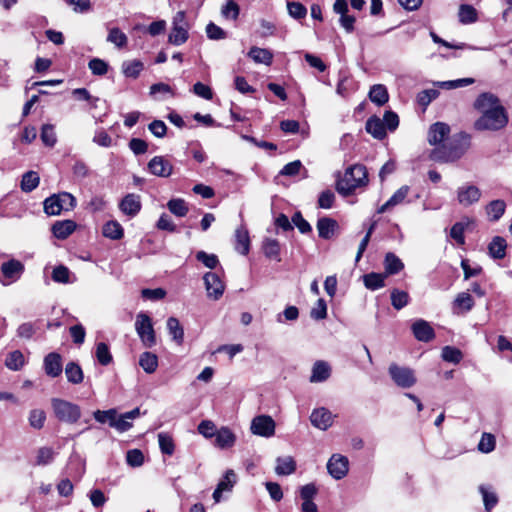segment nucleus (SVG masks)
Instances as JSON below:
<instances>
[{
	"mask_svg": "<svg viewBox=\"0 0 512 512\" xmlns=\"http://www.w3.org/2000/svg\"><path fill=\"white\" fill-rule=\"evenodd\" d=\"M333 419L332 413L324 407L314 409L310 415L311 424L323 431L332 426Z\"/></svg>",
	"mask_w": 512,
	"mask_h": 512,
	"instance_id": "15",
	"label": "nucleus"
},
{
	"mask_svg": "<svg viewBox=\"0 0 512 512\" xmlns=\"http://www.w3.org/2000/svg\"><path fill=\"white\" fill-rule=\"evenodd\" d=\"M296 470V463L292 457H278L276 460L275 472L278 475H290Z\"/></svg>",
	"mask_w": 512,
	"mask_h": 512,
	"instance_id": "31",
	"label": "nucleus"
},
{
	"mask_svg": "<svg viewBox=\"0 0 512 512\" xmlns=\"http://www.w3.org/2000/svg\"><path fill=\"white\" fill-rule=\"evenodd\" d=\"M442 358L446 362L458 364L462 360V352L452 346H445L442 349Z\"/></svg>",
	"mask_w": 512,
	"mask_h": 512,
	"instance_id": "53",
	"label": "nucleus"
},
{
	"mask_svg": "<svg viewBox=\"0 0 512 512\" xmlns=\"http://www.w3.org/2000/svg\"><path fill=\"white\" fill-rule=\"evenodd\" d=\"M76 228L72 220L58 221L52 226L53 235L58 239H65L71 235Z\"/></svg>",
	"mask_w": 512,
	"mask_h": 512,
	"instance_id": "27",
	"label": "nucleus"
},
{
	"mask_svg": "<svg viewBox=\"0 0 512 512\" xmlns=\"http://www.w3.org/2000/svg\"><path fill=\"white\" fill-rule=\"evenodd\" d=\"M506 204L503 200H493L486 206V213L490 221H498L504 214Z\"/></svg>",
	"mask_w": 512,
	"mask_h": 512,
	"instance_id": "33",
	"label": "nucleus"
},
{
	"mask_svg": "<svg viewBox=\"0 0 512 512\" xmlns=\"http://www.w3.org/2000/svg\"><path fill=\"white\" fill-rule=\"evenodd\" d=\"M221 13L225 18L236 20L240 13L239 5L234 0H227L222 6Z\"/></svg>",
	"mask_w": 512,
	"mask_h": 512,
	"instance_id": "54",
	"label": "nucleus"
},
{
	"mask_svg": "<svg viewBox=\"0 0 512 512\" xmlns=\"http://www.w3.org/2000/svg\"><path fill=\"white\" fill-rule=\"evenodd\" d=\"M141 207V198L134 193H129L124 196L119 203L120 211L129 217H135L140 212Z\"/></svg>",
	"mask_w": 512,
	"mask_h": 512,
	"instance_id": "16",
	"label": "nucleus"
},
{
	"mask_svg": "<svg viewBox=\"0 0 512 512\" xmlns=\"http://www.w3.org/2000/svg\"><path fill=\"white\" fill-rule=\"evenodd\" d=\"M459 21L463 24L474 23L477 20L476 9L467 4H462L459 8Z\"/></svg>",
	"mask_w": 512,
	"mask_h": 512,
	"instance_id": "45",
	"label": "nucleus"
},
{
	"mask_svg": "<svg viewBox=\"0 0 512 512\" xmlns=\"http://www.w3.org/2000/svg\"><path fill=\"white\" fill-rule=\"evenodd\" d=\"M167 329L172 339L178 344H182L184 339V330L180 325V322L175 317H169L167 320Z\"/></svg>",
	"mask_w": 512,
	"mask_h": 512,
	"instance_id": "37",
	"label": "nucleus"
},
{
	"mask_svg": "<svg viewBox=\"0 0 512 512\" xmlns=\"http://www.w3.org/2000/svg\"><path fill=\"white\" fill-rule=\"evenodd\" d=\"M287 8L289 15L294 19H302L307 14L306 7L299 2H288Z\"/></svg>",
	"mask_w": 512,
	"mask_h": 512,
	"instance_id": "64",
	"label": "nucleus"
},
{
	"mask_svg": "<svg viewBox=\"0 0 512 512\" xmlns=\"http://www.w3.org/2000/svg\"><path fill=\"white\" fill-rule=\"evenodd\" d=\"M385 278L386 274L369 273L364 275L363 281L367 289L374 291L384 286Z\"/></svg>",
	"mask_w": 512,
	"mask_h": 512,
	"instance_id": "41",
	"label": "nucleus"
},
{
	"mask_svg": "<svg viewBox=\"0 0 512 512\" xmlns=\"http://www.w3.org/2000/svg\"><path fill=\"white\" fill-rule=\"evenodd\" d=\"M480 189L475 185H463L457 189V200L462 206H470L479 201Z\"/></svg>",
	"mask_w": 512,
	"mask_h": 512,
	"instance_id": "13",
	"label": "nucleus"
},
{
	"mask_svg": "<svg viewBox=\"0 0 512 512\" xmlns=\"http://www.w3.org/2000/svg\"><path fill=\"white\" fill-rule=\"evenodd\" d=\"M388 372L394 383L404 389L412 387L417 381L414 371L409 367L392 363L388 368Z\"/></svg>",
	"mask_w": 512,
	"mask_h": 512,
	"instance_id": "8",
	"label": "nucleus"
},
{
	"mask_svg": "<svg viewBox=\"0 0 512 512\" xmlns=\"http://www.w3.org/2000/svg\"><path fill=\"white\" fill-rule=\"evenodd\" d=\"M158 442L163 454L172 455L174 453L175 446L171 436L166 433H159Z\"/></svg>",
	"mask_w": 512,
	"mask_h": 512,
	"instance_id": "55",
	"label": "nucleus"
},
{
	"mask_svg": "<svg viewBox=\"0 0 512 512\" xmlns=\"http://www.w3.org/2000/svg\"><path fill=\"white\" fill-rule=\"evenodd\" d=\"M40 183V177L35 171H28L23 174L21 180V190L23 192L29 193L38 187Z\"/></svg>",
	"mask_w": 512,
	"mask_h": 512,
	"instance_id": "34",
	"label": "nucleus"
},
{
	"mask_svg": "<svg viewBox=\"0 0 512 512\" xmlns=\"http://www.w3.org/2000/svg\"><path fill=\"white\" fill-rule=\"evenodd\" d=\"M384 266L386 275L397 274L404 268L401 259L392 252L385 255Z\"/></svg>",
	"mask_w": 512,
	"mask_h": 512,
	"instance_id": "30",
	"label": "nucleus"
},
{
	"mask_svg": "<svg viewBox=\"0 0 512 512\" xmlns=\"http://www.w3.org/2000/svg\"><path fill=\"white\" fill-rule=\"evenodd\" d=\"M470 137L466 133H459L453 139L435 147L429 157L440 163L454 162L460 159L469 147Z\"/></svg>",
	"mask_w": 512,
	"mask_h": 512,
	"instance_id": "2",
	"label": "nucleus"
},
{
	"mask_svg": "<svg viewBox=\"0 0 512 512\" xmlns=\"http://www.w3.org/2000/svg\"><path fill=\"white\" fill-rule=\"evenodd\" d=\"M507 242L501 236H494L488 244V254L493 259H503L506 256Z\"/></svg>",
	"mask_w": 512,
	"mask_h": 512,
	"instance_id": "22",
	"label": "nucleus"
},
{
	"mask_svg": "<svg viewBox=\"0 0 512 512\" xmlns=\"http://www.w3.org/2000/svg\"><path fill=\"white\" fill-rule=\"evenodd\" d=\"M479 492L482 495L486 511H490L496 506L498 503V497L494 491L490 490V488L485 485H480Z\"/></svg>",
	"mask_w": 512,
	"mask_h": 512,
	"instance_id": "44",
	"label": "nucleus"
},
{
	"mask_svg": "<svg viewBox=\"0 0 512 512\" xmlns=\"http://www.w3.org/2000/svg\"><path fill=\"white\" fill-rule=\"evenodd\" d=\"M139 365L146 373L151 374L155 372L158 367V358L151 352H144L140 356Z\"/></svg>",
	"mask_w": 512,
	"mask_h": 512,
	"instance_id": "40",
	"label": "nucleus"
},
{
	"mask_svg": "<svg viewBox=\"0 0 512 512\" xmlns=\"http://www.w3.org/2000/svg\"><path fill=\"white\" fill-rule=\"evenodd\" d=\"M143 67V63L139 60L125 61L122 64V72L126 77L137 78Z\"/></svg>",
	"mask_w": 512,
	"mask_h": 512,
	"instance_id": "42",
	"label": "nucleus"
},
{
	"mask_svg": "<svg viewBox=\"0 0 512 512\" xmlns=\"http://www.w3.org/2000/svg\"><path fill=\"white\" fill-rule=\"evenodd\" d=\"M116 416L117 410L114 408L108 410H96L93 413V417L97 422L101 424L108 423L110 427L113 426V422Z\"/></svg>",
	"mask_w": 512,
	"mask_h": 512,
	"instance_id": "50",
	"label": "nucleus"
},
{
	"mask_svg": "<svg viewBox=\"0 0 512 512\" xmlns=\"http://www.w3.org/2000/svg\"><path fill=\"white\" fill-rule=\"evenodd\" d=\"M327 470L332 478L340 480L349 471V460L341 454H333L327 462Z\"/></svg>",
	"mask_w": 512,
	"mask_h": 512,
	"instance_id": "10",
	"label": "nucleus"
},
{
	"mask_svg": "<svg viewBox=\"0 0 512 512\" xmlns=\"http://www.w3.org/2000/svg\"><path fill=\"white\" fill-rule=\"evenodd\" d=\"M74 276L68 267L65 265H58L54 267L51 278L56 283L61 284H68L72 283L74 279H71V277Z\"/></svg>",
	"mask_w": 512,
	"mask_h": 512,
	"instance_id": "35",
	"label": "nucleus"
},
{
	"mask_svg": "<svg viewBox=\"0 0 512 512\" xmlns=\"http://www.w3.org/2000/svg\"><path fill=\"white\" fill-rule=\"evenodd\" d=\"M310 316L315 320H323L327 317V305L324 299L317 300L315 306L311 309Z\"/></svg>",
	"mask_w": 512,
	"mask_h": 512,
	"instance_id": "63",
	"label": "nucleus"
},
{
	"mask_svg": "<svg viewBox=\"0 0 512 512\" xmlns=\"http://www.w3.org/2000/svg\"><path fill=\"white\" fill-rule=\"evenodd\" d=\"M496 440L494 435L483 433L478 444V450L482 453H490L495 449Z\"/></svg>",
	"mask_w": 512,
	"mask_h": 512,
	"instance_id": "57",
	"label": "nucleus"
},
{
	"mask_svg": "<svg viewBox=\"0 0 512 512\" xmlns=\"http://www.w3.org/2000/svg\"><path fill=\"white\" fill-rule=\"evenodd\" d=\"M453 306L461 312H469L474 306V300L469 293L461 292L456 296Z\"/></svg>",
	"mask_w": 512,
	"mask_h": 512,
	"instance_id": "38",
	"label": "nucleus"
},
{
	"mask_svg": "<svg viewBox=\"0 0 512 512\" xmlns=\"http://www.w3.org/2000/svg\"><path fill=\"white\" fill-rule=\"evenodd\" d=\"M25 363L24 355L21 351L15 350L9 353L5 360V365L10 370L17 371L23 367Z\"/></svg>",
	"mask_w": 512,
	"mask_h": 512,
	"instance_id": "43",
	"label": "nucleus"
},
{
	"mask_svg": "<svg viewBox=\"0 0 512 512\" xmlns=\"http://www.w3.org/2000/svg\"><path fill=\"white\" fill-rule=\"evenodd\" d=\"M135 330L145 347L151 348L156 344V335L151 318L144 312L136 316Z\"/></svg>",
	"mask_w": 512,
	"mask_h": 512,
	"instance_id": "6",
	"label": "nucleus"
},
{
	"mask_svg": "<svg viewBox=\"0 0 512 512\" xmlns=\"http://www.w3.org/2000/svg\"><path fill=\"white\" fill-rule=\"evenodd\" d=\"M43 365L45 373L52 378L58 377L62 373V357L56 352L47 354Z\"/></svg>",
	"mask_w": 512,
	"mask_h": 512,
	"instance_id": "18",
	"label": "nucleus"
},
{
	"mask_svg": "<svg viewBox=\"0 0 512 512\" xmlns=\"http://www.w3.org/2000/svg\"><path fill=\"white\" fill-rule=\"evenodd\" d=\"M215 445L221 449L230 448L234 445L236 437L227 427H222L215 433Z\"/></svg>",
	"mask_w": 512,
	"mask_h": 512,
	"instance_id": "26",
	"label": "nucleus"
},
{
	"mask_svg": "<svg viewBox=\"0 0 512 512\" xmlns=\"http://www.w3.org/2000/svg\"><path fill=\"white\" fill-rule=\"evenodd\" d=\"M369 99L378 106L384 105L389 100L387 88L382 84H375L370 88Z\"/></svg>",
	"mask_w": 512,
	"mask_h": 512,
	"instance_id": "29",
	"label": "nucleus"
},
{
	"mask_svg": "<svg viewBox=\"0 0 512 512\" xmlns=\"http://www.w3.org/2000/svg\"><path fill=\"white\" fill-rule=\"evenodd\" d=\"M46 414L41 409H33L29 414V424L35 429H41L44 426Z\"/></svg>",
	"mask_w": 512,
	"mask_h": 512,
	"instance_id": "58",
	"label": "nucleus"
},
{
	"mask_svg": "<svg viewBox=\"0 0 512 512\" xmlns=\"http://www.w3.org/2000/svg\"><path fill=\"white\" fill-rule=\"evenodd\" d=\"M148 169L151 174L158 177H169L172 174V164L162 156L153 157L148 163Z\"/></svg>",
	"mask_w": 512,
	"mask_h": 512,
	"instance_id": "17",
	"label": "nucleus"
},
{
	"mask_svg": "<svg viewBox=\"0 0 512 512\" xmlns=\"http://www.w3.org/2000/svg\"><path fill=\"white\" fill-rule=\"evenodd\" d=\"M76 206V198L68 192H61L46 198L43 202L47 215H59L62 211H70Z\"/></svg>",
	"mask_w": 512,
	"mask_h": 512,
	"instance_id": "5",
	"label": "nucleus"
},
{
	"mask_svg": "<svg viewBox=\"0 0 512 512\" xmlns=\"http://www.w3.org/2000/svg\"><path fill=\"white\" fill-rule=\"evenodd\" d=\"M235 249L242 255H246L250 249V238L248 230L241 225L235 230Z\"/></svg>",
	"mask_w": 512,
	"mask_h": 512,
	"instance_id": "23",
	"label": "nucleus"
},
{
	"mask_svg": "<svg viewBox=\"0 0 512 512\" xmlns=\"http://www.w3.org/2000/svg\"><path fill=\"white\" fill-rule=\"evenodd\" d=\"M196 259L210 269H214L219 264L218 257L215 254H208L205 251H198Z\"/></svg>",
	"mask_w": 512,
	"mask_h": 512,
	"instance_id": "61",
	"label": "nucleus"
},
{
	"mask_svg": "<svg viewBox=\"0 0 512 512\" xmlns=\"http://www.w3.org/2000/svg\"><path fill=\"white\" fill-rule=\"evenodd\" d=\"M51 406L55 417L64 423L74 424L81 418L79 405L61 398H52Z\"/></svg>",
	"mask_w": 512,
	"mask_h": 512,
	"instance_id": "4",
	"label": "nucleus"
},
{
	"mask_svg": "<svg viewBox=\"0 0 512 512\" xmlns=\"http://www.w3.org/2000/svg\"><path fill=\"white\" fill-rule=\"evenodd\" d=\"M450 133V127L444 122L432 124L428 130V142L430 145L440 146Z\"/></svg>",
	"mask_w": 512,
	"mask_h": 512,
	"instance_id": "14",
	"label": "nucleus"
},
{
	"mask_svg": "<svg viewBox=\"0 0 512 512\" xmlns=\"http://www.w3.org/2000/svg\"><path fill=\"white\" fill-rule=\"evenodd\" d=\"M262 249L266 257L280 261V244L276 239L266 238L263 241Z\"/></svg>",
	"mask_w": 512,
	"mask_h": 512,
	"instance_id": "39",
	"label": "nucleus"
},
{
	"mask_svg": "<svg viewBox=\"0 0 512 512\" xmlns=\"http://www.w3.org/2000/svg\"><path fill=\"white\" fill-rule=\"evenodd\" d=\"M1 272L6 279L2 281L3 285H9L21 277L24 265L19 260L11 259L1 265Z\"/></svg>",
	"mask_w": 512,
	"mask_h": 512,
	"instance_id": "12",
	"label": "nucleus"
},
{
	"mask_svg": "<svg viewBox=\"0 0 512 512\" xmlns=\"http://www.w3.org/2000/svg\"><path fill=\"white\" fill-rule=\"evenodd\" d=\"M410 191V187L407 185L401 186L389 199V205L393 207L404 203L406 197L408 196Z\"/></svg>",
	"mask_w": 512,
	"mask_h": 512,
	"instance_id": "62",
	"label": "nucleus"
},
{
	"mask_svg": "<svg viewBox=\"0 0 512 512\" xmlns=\"http://www.w3.org/2000/svg\"><path fill=\"white\" fill-rule=\"evenodd\" d=\"M169 211L177 217H184L188 212L185 200L181 198L171 199L167 203Z\"/></svg>",
	"mask_w": 512,
	"mask_h": 512,
	"instance_id": "49",
	"label": "nucleus"
},
{
	"mask_svg": "<svg viewBox=\"0 0 512 512\" xmlns=\"http://www.w3.org/2000/svg\"><path fill=\"white\" fill-rule=\"evenodd\" d=\"M67 381L72 384H80L84 379L82 368L75 362H69L65 366Z\"/></svg>",
	"mask_w": 512,
	"mask_h": 512,
	"instance_id": "32",
	"label": "nucleus"
},
{
	"mask_svg": "<svg viewBox=\"0 0 512 512\" xmlns=\"http://www.w3.org/2000/svg\"><path fill=\"white\" fill-rule=\"evenodd\" d=\"M41 140L46 146L53 147L55 145L56 134L53 125L45 124L42 126Z\"/></svg>",
	"mask_w": 512,
	"mask_h": 512,
	"instance_id": "59",
	"label": "nucleus"
},
{
	"mask_svg": "<svg viewBox=\"0 0 512 512\" xmlns=\"http://www.w3.org/2000/svg\"><path fill=\"white\" fill-rule=\"evenodd\" d=\"M96 358L101 365H108L112 361V355L106 343L100 342L96 345Z\"/></svg>",
	"mask_w": 512,
	"mask_h": 512,
	"instance_id": "51",
	"label": "nucleus"
},
{
	"mask_svg": "<svg viewBox=\"0 0 512 512\" xmlns=\"http://www.w3.org/2000/svg\"><path fill=\"white\" fill-rule=\"evenodd\" d=\"M107 41L118 48H123L127 45L128 38L119 28L114 27L109 30Z\"/></svg>",
	"mask_w": 512,
	"mask_h": 512,
	"instance_id": "48",
	"label": "nucleus"
},
{
	"mask_svg": "<svg viewBox=\"0 0 512 512\" xmlns=\"http://www.w3.org/2000/svg\"><path fill=\"white\" fill-rule=\"evenodd\" d=\"M331 366L328 362L317 360L311 370L309 381L311 383H321L329 379L331 376Z\"/></svg>",
	"mask_w": 512,
	"mask_h": 512,
	"instance_id": "19",
	"label": "nucleus"
},
{
	"mask_svg": "<svg viewBox=\"0 0 512 512\" xmlns=\"http://www.w3.org/2000/svg\"><path fill=\"white\" fill-rule=\"evenodd\" d=\"M367 182L365 166L356 164L349 167L344 176L337 181L336 190L343 196H349L356 188L366 185Z\"/></svg>",
	"mask_w": 512,
	"mask_h": 512,
	"instance_id": "3",
	"label": "nucleus"
},
{
	"mask_svg": "<svg viewBox=\"0 0 512 512\" xmlns=\"http://www.w3.org/2000/svg\"><path fill=\"white\" fill-rule=\"evenodd\" d=\"M337 228L338 223L332 218L322 217L317 221L318 235L322 239H331L334 236Z\"/></svg>",
	"mask_w": 512,
	"mask_h": 512,
	"instance_id": "21",
	"label": "nucleus"
},
{
	"mask_svg": "<svg viewBox=\"0 0 512 512\" xmlns=\"http://www.w3.org/2000/svg\"><path fill=\"white\" fill-rule=\"evenodd\" d=\"M102 233L109 239L119 240L123 237L124 230L120 223L112 220L104 224Z\"/></svg>",
	"mask_w": 512,
	"mask_h": 512,
	"instance_id": "36",
	"label": "nucleus"
},
{
	"mask_svg": "<svg viewBox=\"0 0 512 512\" xmlns=\"http://www.w3.org/2000/svg\"><path fill=\"white\" fill-rule=\"evenodd\" d=\"M474 82H475L474 78H461V79H456V80L435 82L434 85H436L437 87L442 88V89L451 90V89H456V88L471 85Z\"/></svg>",
	"mask_w": 512,
	"mask_h": 512,
	"instance_id": "46",
	"label": "nucleus"
},
{
	"mask_svg": "<svg viewBox=\"0 0 512 512\" xmlns=\"http://www.w3.org/2000/svg\"><path fill=\"white\" fill-rule=\"evenodd\" d=\"M172 25L173 27L168 36L169 43L175 46L184 44L189 37L185 12L178 11L173 17Z\"/></svg>",
	"mask_w": 512,
	"mask_h": 512,
	"instance_id": "7",
	"label": "nucleus"
},
{
	"mask_svg": "<svg viewBox=\"0 0 512 512\" xmlns=\"http://www.w3.org/2000/svg\"><path fill=\"white\" fill-rule=\"evenodd\" d=\"M88 68L93 75L103 76L108 72V64L100 58H93L88 63Z\"/></svg>",
	"mask_w": 512,
	"mask_h": 512,
	"instance_id": "56",
	"label": "nucleus"
},
{
	"mask_svg": "<svg viewBox=\"0 0 512 512\" xmlns=\"http://www.w3.org/2000/svg\"><path fill=\"white\" fill-rule=\"evenodd\" d=\"M472 223V220L469 218L462 219L461 221L456 222L450 229L449 236L453 239L457 245L463 246L465 245V231Z\"/></svg>",
	"mask_w": 512,
	"mask_h": 512,
	"instance_id": "24",
	"label": "nucleus"
},
{
	"mask_svg": "<svg viewBox=\"0 0 512 512\" xmlns=\"http://www.w3.org/2000/svg\"><path fill=\"white\" fill-rule=\"evenodd\" d=\"M251 432L261 437H271L275 434V421L271 416L259 415L251 422Z\"/></svg>",
	"mask_w": 512,
	"mask_h": 512,
	"instance_id": "9",
	"label": "nucleus"
},
{
	"mask_svg": "<svg viewBox=\"0 0 512 512\" xmlns=\"http://www.w3.org/2000/svg\"><path fill=\"white\" fill-rule=\"evenodd\" d=\"M439 96L436 89H425L417 94V102L423 108H426L434 99Z\"/></svg>",
	"mask_w": 512,
	"mask_h": 512,
	"instance_id": "52",
	"label": "nucleus"
},
{
	"mask_svg": "<svg viewBox=\"0 0 512 512\" xmlns=\"http://www.w3.org/2000/svg\"><path fill=\"white\" fill-rule=\"evenodd\" d=\"M365 129L375 139L382 140L386 136L385 125L377 116H372L367 120Z\"/></svg>",
	"mask_w": 512,
	"mask_h": 512,
	"instance_id": "25",
	"label": "nucleus"
},
{
	"mask_svg": "<svg viewBox=\"0 0 512 512\" xmlns=\"http://www.w3.org/2000/svg\"><path fill=\"white\" fill-rule=\"evenodd\" d=\"M248 57L251 58L255 63L271 65L273 60V54L271 51L265 48L252 47L248 52Z\"/></svg>",
	"mask_w": 512,
	"mask_h": 512,
	"instance_id": "28",
	"label": "nucleus"
},
{
	"mask_svg": "<svg viewBox=\"0 0 512 512\" xmlns=\"http://www.w3.org/2000/svg\"><path fill=\"white\" fill-rule=\"evenodd\" d=\"M409 303V294L406 291L393 289L391 291V304L396 310L404 308Z\"/></svg>",
	"mask_w": 512,
	"mask_h": 512,
	"instance_id": "47",
	"label": "nucleus"
},
{
	"mask_svg": "<svg viewBox=\"0 0 512 512\" xmlns=\"http://www.w3.org/2000/svg\"><path fill=\"white\" fill-rule=\"evenodd\" d=\"M412 332L418 341L429 342L435 337L431 325L422 319L416 320L412 325Z\"/></svg>",
	"mask_w": 512,
	"mask_h": 512,
	"instance_id": "20",
	"label": "nucleus"
},
{
	"mask_svg": "<svg viewBox=\"0 0 512 512\" xmlns=\"http://www.w3.org/2000/svg\"><path fill=\"white\" fill-rule=\"evenodd\" d=\"M474 108L481 113L474 122L477 131H498L506 127L509 118L499 98L489 92L481 93L474 102Z\"/></svg>",
	"mask_w": 512,
	"mask_h": 512,
	"instance_id": "1",
	"label": "nucleus"
},
{
	"mask_svg": "<svg viewBox=\"0 0 512 512\" xmlns=\"http://www.w3.org/2000/svg\"><path fill=\"white\" fill-rule=\"evenodd\" d=\"M236 474L233 470L229 469L226 471L224 477L220 480V482L217 485V488L221 489L222 491H231L234 484L236 483Z\"/></svg>",
	"mask_w": 512,
	"mask_h": 512,
	"instance_id": "60",
	"label": "nucleus"
},
{
	"mask_svg": "<svg viewBox=\"0 0 512 512\" xmlns=\"http://www.w3.org/2000/svg\"><path fill=\"white\" fill-rule=\"evenodd\" d=\"M207 296L213 300H218L224 293L225 285L220 277L213 272H207L204 277Z\"/></svg>",
	"mask_w": 512,
	"mask_h": 512,
	"instance_id": "11",
	"label": "nucleus"
}]
</instances>
